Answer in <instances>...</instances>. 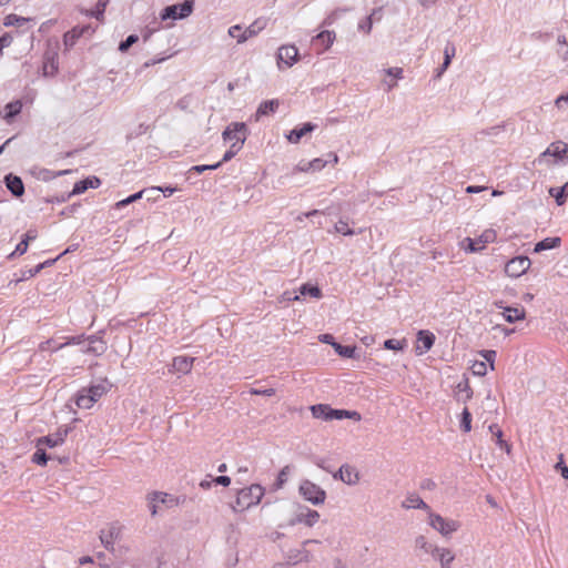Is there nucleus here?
Segmentation results:
<instances>
[{
  "instance_id": "f257e3e1",
  "label": "nucleus",
  "mask_w": 568,
  "mask_h": 568,
  "mask_svg": "<svg viewBox=\"0 0 568 568\" xmlns=\"http://www.w3.org/2000/svg\"><path fill=\"white\" fill-rule=\"evenodd\" d=\"M264 496V488L258 484H253L247 488L239 491L232 508L234 511L244 510L257 505Z\"/></svg>"
},
{
  "instance_id": "f03ea898",
  "label": "nucleus",
  "mask_w": 568,
  "mask_h": 568,
  "mask_svg": "<svg viewBox=\"0 0 568 568\" xmlns=\"http://www.w3.org/2000/svg\"><path fill=\"white\" fill-rule=\"evenodd\" d=\"M194 10V0H184L182 3L166 6L160 12V18L162 21H166L169 19L172 20H182L192 14Z\"/></svg>"
},
{
  "instance_id": "7ed1b4c3",
  "label": "nucleus",
  "mask_w": 568,
  "mask_h": 568,
  "mask_svg": "<svg viewBox=\"0 0 568 568\" xmlns=\"http://www.w3.org/2000/svg\"><path fill=\"white\" fill-rule=\"evenodd\" d=\"M298 491L305 500L310 501L314 506H320L325 503L326 491L308 479L301 481Z\"/></svg>"
},
{
  "instance_id": "20e7f679",
  "label": "nucleus",
  "mask_w": 568,
  "mask_h": 568,
  "mask_svg": "<svg viewBox=\"0 0 568 568\" xmlns=\"http://www.w3.org/2000/svg\"><path fill=\"white\" fill-rule=\"evenodd\" d=\"M531 262L528 256L519 255L509 260L505 265V273L509 277H519L530 267Z\"/></svg>"
},
{
  "instance_id": "39448f33",
  "label": "nucleus",
  "mask_w": 568,
  "mask_h": 568,
  "mask_svg": "<svg viewBox=\"0 0 568 568\" xmlns=\"http://www.w3.org/2000/svg\"><path fill=\"white\" fill-rule=\"evenodd\" d=\"M320 519V513L310 509L306 506L298 505L295 516L288 521L290 526L304 524L307 527H313Z\"/></svg>"
},
{
  "instance_id": "423d86ee",
  "label": "nucleus",
  "mask_w": 568,
  "mask_h": 568,
  "mask_svg": "<svg viewBox=\"0 0 568 568\" xmlns=\"http://www.w3.org/2000/svg\"><path fill=\"white\" fill-rule=\"evenodd\" d=\"M429 525L439 531L443 536H449L452 532L456 531L458 528V524L455 520H448L437 514H429Z\"/></svg>"
},
{
  "instance_id": "0eeeda50",
  "label": "nucleus",
  "mask_w": 568,
  "mask_h": 568,
  "mask_svg": "<svg viewBox=\"0 0 568 568\" xmlns=\"http://www.w3.org/2000/svg\"><path fill=\"white\" fill-rule=\"evenodd\" d=\"M69 434L68 427H60L54 434L42 436L36 439V446H45L54 448L62 445Z\"/></svg>"
},
{
  "instance_id": "6e6552de",
  "label": "nucleus",
  "mask_w": 568,
  "mask_h": 568,
  "mask_svg": "<svg viewBox=\"0 0 568 568\" xmlns=\"http://www.w3.org/2000/svg\"><path fill=\"white\" fill-rule=\"evenodd\" d=\"M311 412L314 418L324 420L342 419L344 414L342 409L332 408L326 404L313 405L311 406Z\"/></svg>"
},
{
  "instance_id": "1a4fd4ad",
  "label": "nucleus",
  "mask_w": 568,
  "mask_h": 568,
  "mask_svg": "<svg viewBox=\"0 0 568 568\" xmlns=\"http://www.w3.org/2000/svg\"><path fill=\"white\" fill-rule=\"evenodd\" d=\"M540 156H552L557 161L568 162V145L562 141L552 142Z\"/></svg>"
},
{
  "instance_id": "9d476101",
  "label": "nucleus",
  "mask_w": 568,
  "mask_h": 568,
  "mask_svg": "<svg viewBox=\"0 0 568 568\" xmlns=\"http://www.w3.org/2000/svg\"><path fill=\"white\" fill-rule=\"evenodd\" d=\"M122 527L118 523L110 525L108 530H101L100 540L106 550L113 549L114 540L121 537Z\"/></svg>"
},
{
  "instance_id": "9b49d317",
  "label": "nucleus",
  "mask_w": 568,
  "mask_h": 568,
  "mask_svg": "<svg viewBox=\"0 0 568 568\" xmlns=\"http://www.w3.org/2000/svg\"><path fill=\"white\" fill-rule=\"evenodd\" d=\"M496 239V233L493 230H486L478 240H473L470 237H467L466 241L468 243L466 250L468 252L475 253L479 252L485 247L487 243L494 242Z\"/></svg>"
},
{
  "instance_id": "f8f14e48",
  "label": "nucleus",
  "mask_w": 568,
  "mask_h": 568,
  "mask_svg": "<svg viewBox=\"0 0 568 568\" xmlns=\"http://www.w3.org/2000/svg\"><path fill=\"white\" fill-rule=\"evenodd\" d=\"M88 345L82 348L84 353L93 354L95 356H100L105 353L108 346L104 341L98 335H90L87 337Z\"/></svg>"
},
{
  "instance_id": "ddd939ff",
  "label": "nucleus",
  "mask_w": 568,
  "mask_h": 568,
  "mask_svg": "<svg viewBox=\"0 0 568 568\" xmlns=\"http://www.w3.org/2000/svg\"><path fill=\"white\" fill-rule=\"evenodd\" d=\"M6 187L10 191V193L16 197H21L24 194V184L20 176L8 173L4 176Z\"/></svg>"
},
{
  "instance_id": "4468645a",
  "label": "nucleus",
  "mask_w": 568,
  "mask_h": 568,
  "mask_svg": "<svg viewBox=\"0 0 568 568\" xmlns=\"http://www.w3.org/2000/svg\"><path fill=\"white\" fill-rule=\"evenodd\" d=\"M88 32H93V30L91 29V27L88 24V26H78V27H74L72 28L70 31H68L64 36H63V43L67 48H72L75 42L78 41L79 38H81L82 36H84L85 33Z\"/></svg>"
},
{
  "instance_id": "2eb2a0df",
  "label": "nucleus",
  "mask_w": 568,
  "mask_h": 568,
  "mask_svg": "<svg viewBox=\"0 0 568 568\" xmlns=\"http://www.w3.org/2000/svg\"><path fill=\"white\" fill-rule=\"evenodd\" d=\"M298 58V50L295 45H282L278 48V62H284L287 67H292Z\"/></svg>"
},
{
  "instance_id": "dca6fc26",
  "label": "nucleus",
  "mask_w": 568,
  "mask_h": 568,
  "mask_svg": "<svg viewBox=\"0 0 568 568\" xmlns=\"http://www.w3.org/2000/svg\"><path fill=\"white\" fill-rule=\"evenodd\" d=\"M435 335L427 331V329H422L417 333V343H420L422 346L418 344L416 346V351L419 355L428 352L433 346H434V343H435Z\"/></svg>"
},
{
  "instance_id": "f3484780",
  "label": "nucleus",
  "mask_w": 568,
  "mask_h": 568,
  "mask_svg": "<svg viewBox=\"0 0 568 568\" xmlns=\"http://www.w3.org/2000/svg\"><path fill=\"white\" fill-rule=\"evenodd\" d=\"M247 128L246 124L243 122H233L230 125L226 126V129L223 131L222 136L223 140H235L237 141V138H242L243 134L246 135Z\"/></svg>"
},
{
  "instance_id": "a211bd4d",
  "label": "nucleus",
  "mask_w": 568,
  "mask_h": 568,
  "mask_svg": "<svg viewBox=\"0 0 568 568\" xmlns=\"http://www.w3.org/2000/svg\"><path fill=\"white\" fill-rule=\"evenodd\" d=\"M334 478L347 485H355L359 479L358 474L348 465H342L338 471L334 474Z\"/></svg>"
},
{
  "instance_id": "6ab92c4d",
  "label": "nucleus",
  "mask_w": 568,
  "mask_h": 568,
  "mask_svg": "<svg viewBox=\"0 0 568 568\" xmlns=\"http://www.w3.org/2000/svg\"><path fill=\"white\" fill-rule=\"evenodd\" d=\"M278 105H280V101L277 99L263 101L258 105V108L254 114V120L260 121L261 118L275 113V111L278 109Z\"/></svg>"
},
{
  "instance_id": "aec40b11",
  "label": "nucleus",
  "mask_w": 568,
  "mask_h": 568,
  "mask_svg": "<svg viewBox=\"0 0 568 568\" xmlns=\"http://www.w3.org/2000/svg\"><path fill=\"white\" fill-rule=\"evenodd\" d=\"M316 128V124L312 122H306L301 126L294 128L287 135V140L291 143H298L303 136H305L307 133L313 132Z\"/></svg>"
},
{
  "instance_id": "412c9836",
  "label": "nucleus",
  "mask_w": 568,
  "mask_h": 568,
  "mask_svg": "<svg viewBox=\"0 0 568 568\" xmlns=\"http://www.w3.org/2000/svg\"><path fill=\"white\" fill-rule=\"evenodd\" d=\"M266 26V21L263 19L255 20L252 24H250L239 37V43H243L250 38L255 37L260 31H262Z\"/></svg>"
},
{
  "instance_id": "4be33fe9",
  "label": "nucleus",
  "mask_w": 568,
  "mask_h": 568,
  "mask_svg": "<svg viewBox=\"0 0 568 568\" xmlns=\"http://www.w3.org/2000/svg\"><path fill=\"white\" fill-rule=\"evenodd\" d=\"M100 180L97 176H89L79 182L73 186L70 195H77L85 192L88 189H97L100 185Z\"/></svg>"
},
{
  "instance_id": "5701e85b",
  "label": "nucleus",
  "mask_w": 568,
  "mask_h": 568,
  "mask_svg": "<svg viewBox=\"0 0 568 568\" xmlns=\"http://www.w3.org/2000/svg\"><path fill=\"white\" fill-rule=\"evenodd\" d=\"M503 316L506 322L516 323L518 321L525 320L526 311L521 306H517V307L507 306V307H504Z\"/></svg>"
},
{
  "instance_id": "b1692460",
  "label": "nucleus",
  "mask_w": 568,
  "mask_h": 568,
  "mask_svg": "<svg viewBox=\"0 0 568 568\" xmlns=\"http://www.w3.org/2000/svg\"><path fill=\"white\" fill-rule=\"evenodd\" d=\"M456 48L454 43L447 42L445 49H444V61L442 65L437 69L436 77L440 78L442 74L448 69V67L452 63L453 58L455 57Z\"/></svg>"
},
{
  "instance_id": "393cba45",
  "label": "nucleus",
  "mask_w": 568,
  "mask_h": 568,
  "mask_svg": "<svg viewBox=\"0 0 568 568\" xmlns=\"http://www.w3.org/2000/svg\"><path fill=\"white\" fill-rule=\"evenodd\" d=\"M334 40H335V32L325 30V31L320 32L317 36H315L313 38V43L315 45H321L322 51H324V50H327L328 48H331Z\"/></svg>"
},
{
  "instance_id": "a878e982",
  "label": "nucleus",
  "mask_w": 568,
  "mask_h": 568,
  "mask_svg": "<svg viewBox=\"0 0 568 568\" xmlns=\"http://www.w3.org/2000/svg\"><path fill=\"white\" fill-rule=\"evenodd\" d=\"M194 361V357L176 356L173 359L172 367L174 371L179 373L187 374L189 372H191Z\"/></svg>"
},
{
  "instance_id": "bb28decb",
  "label": "nucleus",
  "mask_w": 568,
  "mask_h": 568,
  "mask_svg": "<svg viewBox=\"0 0 568 568\" xmlns=\"http://www.w3.org/2000/svg\"><path fill=\"white\" fill-rule=\"evenodd\" d=\"M561 239L558 236L546 237L535 244L534 252L540 253L542 251L552 250L560 245Z\"/></svg>"
},
{
  "instance_id": "cd10ccee",
  "label": "nucleus",
  "mask_w": 568,
  "mask_h": 568,
  "mask_svg": "<svg viewBox=\"0 0 568 568\" xmlns=\"http://www.w3.org/2000/svg\"><path fill=\"white\" fill-rule=\"evenodd\" d=\"M402 506L404 508H418L429 510V506L416 494L408 495L403 501Z\"/></svg>"
},
{
  "instance_id": "c85d7f7f",
  "label": "nucleus",
  "mask_w": 568,
  "mask_h": 568,
  "mask_svg": "<svg viewBox=\"0 0 568 568\" xmlns=\"http://www.w3.org/2000/svg\"><path fill=\"white\" fill-rule=\"evenodd\" d=\"M109 3V0H98L94 9L92 10H82V13H84L88 17H93L98 21H103L104 19V11Z\"/></svg>"
},
{
  "instance_id": "c756f323",
  "label": "nucleus",
  "mask_w": 568,
  "mask_h": 568,
  "mask_svg": "<svg viewBox=\"0 0 568 568\" xmlns=\"http://www.w3.org/2000/svg\"><path fill=\"white\" fill-rule=\"evenodd\" d=\"M22 110V103L20 100H16L12 102H9L6 105V114L3 115V119L7 123H11L12 120L21 112Z\"/></svg>"
},
{
  "instance_id": "7c9ffc66",
  "label": "nucleus",
  "mask_w": 568,
  "mask_h": 568,
  "mask_svg": "<svg viewBox=\"0 0 568 568\" xmlns=\"http://www.w3.org/2000/svg\"><path fill=\"white\" fill-rule=\"evenodd\" d=\"M245 140H246L245 134H243L242 138H237V141L232 143L230 150H227L224 153V155L220 162H222V164H223L224 162L231 161L239 153V151L243 148Z\"/></svg>"
},
{
  "instance_id": "2f4dec72",
  "label": "nucleus",
  "mask_w": 568,
  "mask_h": 568,
  "mask_svg": "<svg viewBox=\"0 0 568 568\" xmlns=\"http://www.w3.org/2000/svg\"><path fill=\"white\" fill-rule=\"evenodd\" d=\"M549 194L555 197L557 205L565 204L568 194V181L560 187H550Z\"/></svg>"
},
{
  "instance_id": "473e14b6",
  "label": "nucleus",
  "mask_w": 568,
  "mask_h": 568,
  "mask_svg": "<svg viewBox=\"0 0 568 568\" xmlns=\"http://www.w3.org/2000/svg\"><path fill=\"white\" fill-rule=\"evenodd\" d=\"M489 432L496 437V445H498L501 449H505L507 454L510 453L511 446L503 439V430L497 427L496 424H491L489 426Z\"/></svg>"
},
{
  "instance_id": "72a5a7b5",
  "label": "nucleus",
  "mask_w": 568,
  "mask_h": 568,
  "mask_svg": "<svg viewBox=\"0 0 568 568\" xmlns=\"http://www.w3.org/2000/svg\"><path fill=\"white\" fill-rule=\"evenodd\" d=\"M333 348L334 351L341 356V357H344V358H354L355 357V351H356V347L355 346H351V345H342L339 343H334L333 344Z\"/></svg>"
},
{
  "instance_id": "f704fd0d",
  "label": "nucleus",
  "mask_w": 568,
  "mask_h": 568,
  "mask_svg": "<svg viewBox=\"0 0 568 568\" xmlns=\"http://www.w3.org/2000/svg\"><path fill=\"white\" fill-rule=\"evenodd\" d=\"M435 551H440L439 561L442 565V568H448L449 564L454 560L455 556L454 554L446 548H439L434 547V550H432V554H435Z\"/></svg>"
},
{
  "instance_id": "c9c22d12",
  "label": "nucleus",
  "mask_w": 568,
  "mask_h": 568,
  "mask_svg": "<svg viewBox=\"0 0 568 568\" xmlns=\"http://www.w3.org/2000/svg\"><path fill=\"white\" fill-rule=\"evenodd\" d=\"M94 403V398L90 396L85 389L79 392L77 395L75 404L80 408H91Z\"/></svg>"
},
{
  "instance_id": "e433bc0d",
  "label": "nucleus",
  "mask_w": 568,
  "mask_h": 568,
  "mask_svg": "<svg viewBox=\"0 0 568 568\" xmlns=\"http://www.w3.org/2000/svg\"><path fill=\"white\" fill-rule=\"evenodd\" d=\"M37 450L32 455V462L39 466H45L48 460L51 458L45 450L43 449L44 446H36Z\"/></svg>"
},
{
  "instance_id": "4c0bfd02",
  "label": "nucleus",
  "mask_w": 568,
  "mask_h": 568,
  "mask_svg": "<svg viewBox=\"0 0 568 568\" xmlns=\"http://www.w3.org/2000/svg\"><path fill=\"white\" fill-rule=\"evenodd\" d=\"M300 293L303 296L310 295L315 298L322 297L321 288L317 285H312L310 283L303 284L300 287Z\"/></svg>"
},
{
  "instance_id": "58836bf2",
  "label": "nucleus",
  "mask_w": 568,
  "mask_h": 568,
  "mask_svg": "<svg viewBox=\"0 0 568 568\" xmlns=\"http://www.w3.org/2000/svg\"><path fill=\"white\" fill-rule=\"evenodd\" d=\"M503 125H495L488 129H484L476 134L477 140H484L486 136H496L503 131Z\"/></svg>"
},
{
  "instance_id": "ea45409f",
  "label": "nucleus",
  "mask_w": 568,
  "mask_h": 568,
  "mask_svg": "<svg viewBox=\"0 0 568 568\" xmlns=\"http://www.w3.org/2000/svg\"><path fill=\"white\" fill-rule=\"evenodd\" d=\"M460 428L465 433H468L471 429V414L467 407H465L464 410L462 412Z\"/></svg>"
},
{
  "instance_id": "a19ab883",
  "label": "nucleus",
  "mask_w": 568,
  "mask_h": 568,
  "mask_svg": "<svg viewBox=\"0 0 568 568\" xmlns=\"http://www.w3.org/2000/svg\"><path fill=\"white\" fill-rule=\"evenodd\" d=\"M28 21V19L23 18V17H20V16H17V14H8L6 18H4V26L6 27H10V26H17V27H22L26 22Z\"/></svg>"
},
{
  "instance_id": "79ce46f5",
  "label": "nucleus",
  "mask_w": 568,
  "mask_h": 568,
  "mask_svg": "<svg viewBox=\"0 0 568 568\" xmlns=\"http://www.w3.org/2000/svg\"><path fill=\"white\" fill-rule=\"evenodd\" d=\"M334 229H335V232L341 233L345 236H352V235L356 234V232L353 229L348 227V223L343 220H339L335 224Z\"/></svg>"
},
{
  "instance_id": "37998d69",
  "label": "nucleus",
  "mask_w": 568,
  "mask_h": 568,
  "mask_svg": "<svg viewBox=\"0 0 568 568\" xmlns=\"http://www.w3.org/2000/svg\"><path fill=\"white\" fill-rule=\"evenodd\" d=\"M291 473V466L290 465H286L284 466L278 475H277V478H276V483H275V487L278 489V488H282L283 485L287 481V477Z\"/></svg>"
},
{
  "instance_id": "c03bdc74",
  "label": "nucleus",
  "mask_w": 568,
  "mask_h": 568,
  "mask_svg": "<svg viewBox=\"0 0 568 568\" xmlns=\"http://www.w3.org/2000/svg\"><path fill=\"white\" fill-rule=\"evenodd\" d=\"M85 392L94 398V402H97L106 392V387L102 384L92 385L85 389Z\"/></svg>"
},
{
  "instance_id": "a18cd8bd",
  "label": "nucleus",
  "mask_w": 568,
  "mask_h": 568,
  "mask_svg": "<svg viewBox=\"0 0 568 568\" xmlns=\"http://www.w3.org/2000/svg\"><path fill=\"white\" fill-rule=\"evenodd\" d=\"M382 9H375L373 10L372 14L366 17L365 20L359 22L358 29L365 31L366 33H369L373 27V17L379 12Z\"/></svg>"
},
{
  "instance_id": "49530a36",
  "label": "nucleus",
  "mask_w": 568,
  "mask_h": 568,
  "mask_svg": "<svg viewBox=\"0 0 568 568\" xmlns=\"http://www.w3.org/2000/svg\"><path fill=\"white\" fill-rule=\"evenodd\" d=\"M159 501L168 508L178 506V499H175V496L165 493H160Z\"/></svg>"
},
{
  "instance_id": "de8ad7c7",
  "label": "nucleus",
  "mask_w": 568,
  "mask_h": 568,
  "mask_svg": "<svg viewBox=\"0 0 568 568\" xmlns=\"http://www.w3.org/2000/svg\"><path fill=\"white\" fill-rule=\"evenodd\" d=\"M43 268H44V264H38L33 268L24 270V271H22L21 277L19 280H17V282L31 278V277L36 276Z\"/></svg>"
},
{
  "instance_id": "09e8293b",
  "label": "nucleus",
  "mask_w": 568,
  "mask_h": 568,
  "mask_svg": "<svg viewBox=\"0 0 568 568\" xmlns=\"http://www.w3.org/2000/svg\"><path fill=\"white\" fill-rule=\"evenodd\" d=\"M139 37L136 34H130L125 40L121 41L119 44V50L121 52L128 51L134 43H136Z\"/></svg>"
},
{
  "instance_id": "8fccbe9b",
  "label": "nucleus",
  "mask_w": 568,
  "mask_h": 568,
  "mask_svg": "<svg viewBox=\"0 0 568 568\" xmlns=\"http://www.w3.org/2000/svg\"><path fill=\"white\" fill-rule=\"evenodd\" d=\"M144 192H145L144 190L139 191V192H136V193H134V194H132V195L128 196L126 199L119 201V202L115 204V207H116V209H121V207H123V206H126V205H128V204H130V203H133L134 201H136V200L141 199Z\"/></svg>"
},
{
  "instance_id": "3c124183",
  "label": "nucleus",
  "mask_w": 568,
  "mask_h": 568,
  "mask_svg": "<svg viewBox=\"0 0 568 568\" xmlns=\"http://www.w3.org/2000/svg\"><path fill=\"white\" fill-rule=\"evenodd\" d=\"M159 497H160V493H158V491H153L152 494H150L148 496L149 509H150L152 516H155L158 514L156 503L159 501Z\"/></svg>"
},
{
  "instance_id": "603ef678",
  "label": "nucleus",
  "mask_w": 568,
  "mask_h": 568,
  "mask_svg": "<svg viewBox=\"0 0 568 568\" xmlns=\"http://www.w3.org/2000/svg\"><path fill=\"white\" fill-rule=\"evenodd\" d=\"M222 165V162H216L214 164H202V165H194L190 169L191 172H195V173H203L205 171H209V170H216L219 169L220 166Z\"/></svg>"
},
{
  "instance_id": "864d4df0",
  "label": "nucleus",
  "mask_w": 568,
  "mask_h": 568,
  "mask_svg": "<svg viewBox=\"0 0 568 568\" xmlns=\"http://www.w3.org/2000/svg\"><path fill=\"white\" fill-rule=\"evenodd\" d=\"M416 547L423 549L425 552L432 554V550H434V545L429 544L424 536H418L415 539Z\"/></svg>"
},
{
  "instance_id": "5fc2aeb1",
  "label": "nucleus",
  "mask_w": 568,
  "mask_h": 568,
  "mask_svg": "<svg viewBox=\"0 0 568 568\" xmlns=\"http://www.w3.org/2000/svg\"><path fill=\"white\" fill-rule=\"evenodd\" d=\"M457 390H458V393H466L465 402L470 399L473 396V390L469 386L468 379H464V381L459 382L457 385Z\"/></svg>"
},
{
  "instance_id": "6e6d98bb",
  "label": "nucleus",
  "mask_w": 568,
  "mask_h": 568,
  "mask_svg": "<svg viewBox=\"0 0 568 568\" xmlns=\"http://www.w3.org/2000/svg\"><path fill=\"white\" fill-rule=\"evenodd\" d=\"M328 163L327 160H323L321 158H316L312 161H308V168H311V170L313 172L315 171H321L322 169L325 168V165Z\"/></svg>"
},
{
  "instance_id": "4d7b16f0",
  "label": "nucleus",
  "mask_w": 568,
  "mask_h": 568,
  "mask_svg": "<svg viewBox=\"0 0 568 568\" xmlns=\"http://www.w3.org/2000/svg\"><path fill=\"white\" fill-rule=\"evenodd\" d=\"M473 373L477 376H485L487 373V366L485 362H475L471 366Z\"/></svg>"
},
{
  "instance_id": "13d9d810",
  "label": "nucleus",
  "mask_w": 568,
  "mask_h": 568,
  "mask_svg": "<svg viewBox=\"0 0 568 568\" xmlns=\"http://www.w3.org/2000/svg\"><path fill=\"white\" fill-rule=\"evenodd\" d=\"M29 244L27 241L21 240L20 243L16 246V250L9 255V258H12L16 255H22L27 252Z\"/></svg>"
},
{
  "instance_id": "bf43d9fd",
  "label": "nucleus",
  "mask_w": 568,
  "mask_h": 568,
  "mask_svg": "<svg viewBox=\"0 0 568 568\" xmlns=\"http://www.w3.org/2000/svg\"><path fill=\"white\" fill-rule=\"evenodd\" d=\"M384 347L386 349L400 351L403 349V344L397 339L389 338L384 342Z\"/></svg>"
},
{
  "instance_id": "052dcab7",
  "label": "nucleus",
  "mask_w": 568,
  "mask_h": 568,
  "mask_svg": "<svg viewBox=\"0 0 568 568\" xmlns=\"http://www.w3.org/2000/svg\"><path fill=\"white\" fill-rule=\"evenodd\" d=\"M555 468L560 471L565 479H568V467L564 463L562 455H559V462L555 465Z\"/></svg>"
},
{
  "instance_id": "680f3d73",
  "label": "nucleus",
  "mask_w": 568,
  "mask_h": 568,
  "mask_svg": "<svg viewBox=\"0 0 568 568\" xmlns=\"http://www.w3.org/2000/svg\"><path fill=\"white\" fill-rule=\"evenodd\" d=\"M555 105H556L558 109H565V108H567V106H568V92L560 94V95L555 100Z\"/></svg>"
},
{
  "instance_id": "e2e57ef3",
  "label": "nucleus",
  "mask_w": 568,
  "mask_h": 568,
  "mask_svg": "<svg viewBox=\"0 0 568 568\" xmlns=\"http://www.w3.org/2000/svg\"><path fill=\"white\" fill-rule=\"evenodd\" d=\"M343 410V415H342V419L344 418H349V419H353V420H356V422H359L362 419V416L356 410H347V409H342Z\"/></svg>"
},
{
  "instance_id": "0e129e2a",
  "label": "nucleus",
  "mask_w": 568,
  "mask_h": 568,
  "mask_svg": "<svg viewBox=\"0 0 568 568\" xmlns=\"http://www.w3.org/2000/svg\"><path fill=\"white\" fill-rule=\"evenodd\" d=\"M348 11V9L344 8V9H336L334 10L323 22V24H331L333 22L334 19H336L341 13L343 12H346Z\"/></svg>"
},
{
  "instance_id": "69168bd1",
  "label": "nucleus",
  "mask_w": 568,
  "mask_h": 568,
  "mask_svg": "<svg viewBox=\"0 0 568 568\" xmlns=\"http://www.w3.org/2000/svg\"><path fill=\"white\" fill-rule=\"evenodd\" d=\"M250 392L252 395H263V396H273L275 394L274 388H265V389L252 388Z\"/></svg>"
},
{
  "instance_id": "338daca9",
  "label": "nucleus",
  "mask_w": 568,
  "mask_h": 568,
  "mask_svg": "<svg viewBox=\"0 0 568 568\" xmlns=\"http://www.w3.org/2000/svg\"><path fill=\"white\" fill-rule=\"evenodd\" d=\"M213 481L216 485H221V486L227 487L231 484V478L229 476L221 475V476L214 477Z\"/></svg>"
},
{
  "instance_id": "774afa93",
  "label": "nucleus",
  "mask_w": 568,
  "mask_h": 568,
  "mask_svg": "<svg viewBox=\"0 0 568 568\" xmlns=\"http://www.w3.org/2000/svg\"><path fill=\"white\" fill-rule=\"evenodd\" d=\"M242 27L239 26V24H235V26H232L230 29H229V34L232 37V38H236L239 40V37H241L242 34Z\"/></svg>"
}]
</instances>
